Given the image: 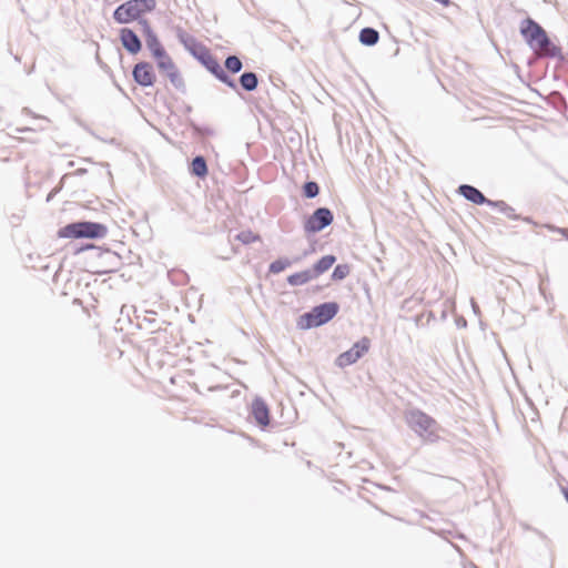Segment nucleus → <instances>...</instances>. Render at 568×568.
Returning <instances> with one entry per match:
<instances>
[{
	"mask_svg": "<svg viewBox=\"0 0 568 568\" xmlns=\"http://www.w3.org/2000/svg\"><path fill=\"white\" fill-rule=\"evenodd\" d=\"M134 80L142 87H151L155 81L153 68L148 62H140L133 69Z\"/></svg>",
	"mask_w": 568,
	"mask_h": 568,
	"instance_id": "nucleus-8",
	"label": "nucleus"
},
{
	"mask_svg": "<svg viewBox=\"0 0 568 568\" xmlns=\"http://www.w3.org/2000/svg\"><path fill=\"white\" fill-rule=\"evenodd\" d=\"M154 59L156 60L159 70L164 72L171 82L175 83L180 80L179 70L166 51L164 53H160V55Z\"/></svg>",
	"mask_w": 568,
	"mask_h": 568,
	"instance_id": "nucleus-9",
	"label": "nucleus"
},
{
	"mask_svg": "<svg viewBox=\"0 0 568 568\" xmlns=\"http://www.w3.org/2000/svg\"><path fill=\"white\" fill-rule=\"evenodd\" d=\"M290 265L291 262L288 260H276L270 264V272L273 274H278Z\"/></svg>",
	"mask_w": 568,
	"mask_h": 568,
	"instance_id": "nucleus-23",
	"label": "nucleus"
},
{
	"mask_svg": "<svg viewBox=\"0 0 568 568\" xmlns=\"http://www.w3.org/2000/svg\"><path fill=\"white\" fill-rule=\"evenodd\" d=\"M251 413L260 426L266 427L270 424V409L263 399L256 398L253 400Z\"/></svg>",
	"mask_w": 568,
	"mask_h": 568,
	"instance_id": "nucleus-10",
	"label": "nucleus"
},
{
	"mask_svg": "<svg viewBox=\"0 0 568 568\" xmlns=\"http://www.w3.org/2000/svg\"><path fill=\"white\" fill-rule=\"evenodd\" d=\"M562 493H564V495H565V498H566V499H567V501H568V486H567V487H565V488H562Z\"/></svg>",
	"mask_w": 568,
	"mask_h": 568,
	"instance_id": "nucleus-26",
	"label": "nucleus"
},
{
	"mask_svg": "<svg viewBox=\"0 0 568 568\" xmlns=\"http://www.w3.org/2000/svg\"><path fill=\"white\" fill-rule=\"evenodd\" d=\"M314 278V275L311 270H305L302 272L294 273L287 277V283L292 286L304 285L311 280Z\"/></svg>",
	"mask_w": 568,
	"mask_h": 568,
	"instance_id": "nucleus-15",
	"label": "nucleus"
},
{
	"mask_svg": "<svg viewBox=\"0 0 568 568\" xmlns=\"http://www.w3.org/2000/svg\"><path fill=\"white\" fill-rule=\"evenodd\" d=\"M236 239L245 245L261 241V236L251 230L242 231L236 235Z\"/></svg>",
	"mask_w": 568,
	"mask_h": 568,
	"instance_id": "nucleus-19",
	"label": "nucleus"
},
{
	"mask_svg": "<svg viewBox=\"0 0 568 568\" xmlns=\"http://www.w3.org/2000/svg\"><path fill=\"white\" fill-rule=\"evenodd\" d=\"M520 32L538 55L554 58L560 54V49L550 42L546 31L534 20H524Z\"/></svg>",
	"mask_w": 568,
	"mask_h": 568,
	"instance_id": "nucleus-1",
	"label": "nucleus"
},
{
	"mask_svg": "<svg viewBox=\"0 0 568 568\" xmlns=\"http://www.w3.org/2000/svg\"><path fill=\"white\" fill-rule=\"evenodd\" d=\"M436 2L443 4V6H448L450 3V0H435Z\"/></svg>",
	"mask_w": 568,
	"mask_h": 568,
	"instance_id": "nucleus-25",
	"label": "nucleus"
},
{
	"mask_svg": "<svg viewBox=\"0 0 568 568\" xmlns=\"http://www.w3.org/2000/svg\"><path fill=\"white\" fill-rule=\"evenodd\" d=\"M371 348V339L366 336L357 341L349 349L339 354L335 361V364L341 367H347L355 364L362 358Z\"/></svg>",
	"mask_w": 568,
	"mask_h": 568,
	"instance_id": "nucleus-5",
	"label": "nucleus"
},
{
	"mask_svg": "<svg viewBox=\"0 0 568 568\" xmlns=\"http://www.w3.org/2000/svg\"><path fill=\"white\" fill-rule=\"evenodd\" d=\"M106 234V227L95 222H77L68 224L58 231L61 239H99Z\"/></svg>",
	"mask_w": 568,
	"mask_h": 568,
	"instance_id": "nucleus-3",
	"label": "nucleus"
},
{
	"mask_svg": "<svg viewBox=\"0 0 568 568\" xmlns=\"http://www.w3.org/2000/svg\"><path fill=\"white\" fill-rule=\"evenodd\" d=\"M205 65L219 80L229 84L230 87H234V83L229 79L227 74L215 59L210 57L205 61Z\"/></svg>",
	"mask_w": 568,
	"mask_h": 568,
	"instance_id": "nucleus-13",
	"label": "nucleus"
},
{
	"mask_svg": "<svg viewBox=\"0 0 568 568\" xmlns=\"http://www.w3.org/2000/svg\"><path fill=\"white\" fill-rule=\"evenodd\" d=\"M333 213L326 207H320L305 221L304 230L307 233H316L333 222Z\"/></svg>",
	"mask_w": 568,
	"mask_h": 568,
	"instance_id": "nucleus-7",
	"label": "nucleus"
},
{
	"mask_svg": "<svg viewBox=\"0 0 568 568\" xmlns=\"http://www.w3.org/2000/svg\"><path fill=\"white\" fill-rule=\"evenodd\" d=\"M335 261L336 258L334 255H325L321 260H318L314 264L313 270H311L314 275V278L328 271L333 266Z\"/></svg>",
	"mask_w": 568,
	"mask_h": 568,
	"instance_id": "nucleus-14",
	"label": "nucleus"
},
{
	"mask_svg": "<svg viewBox=\"0 0 568 568\" xmlns=\"http://www.w3.org/2000/svg\"><path fill=\"white\" fill-rule=\"evenodd\" d=\"M458 193L462 194L468 201L473 202L474 204H478V205L484 204V203L491 204V201L487 200L485 197V195L479 190H477L476 187H474L471 185H468V184L460 185L458 187Z\"/></svg>",
	"mask_w": 568,
	"mask_h": 568,
	"instance_id": "nucleus-11",
	"label": "nucleus"
},
{
	"mask_svg": "<svg viewBox=\"0 0 568 568\" xmlns=\"http://www.w3.org/2000/svg\"><path fill=\"white\" fill-rule=\"evenodd\" d=\"M379 34L375 29L364 28L359 32V41L365 45H374L377 43Z\"/></svg>",
	"mask_w": 568,
	"mask_h": 568,
	"instance_id": "nucleus-16",
	"label": "nucleus"
},
{
	"mask_svg": "<svg viewBox=\"0 0 568 568\" xmlns=\"http://www.w3.org/2000/svg\"><path fill=\"white\" fill-rule=\"evenodd\" d=\"M560 232H561L564 235L568 236V230H567V229H561V230H560Z\"/></svg>",
	"mask_w": 568,
	"mask_h": 568,
	"instance_id": "nucleus-27",
	"label": "nucleus"
},
{
	"mask_svg": "<svg viewBox=\"0 0 568 568\" xmlns=\"http://www.w3.org/2000/svg\"><path fill=\"white\" fill-rule=\"evenodd\" d=\"M338 311L336 303H324L305 315L307 326H320L332 320Z\"/></svg>",
	"mask_w": 568,
	"mask_h": 568,
	"instance_id": "nucleus-6",
	"label": "nucleus"
},
{
	"mask_svg": "<svg viewBox=\"0 0 568 568\" xmlns=\"http://www.w3.org/2000/svg\"><path fill=\"white\" fill-rule=\"evenodd\" d=\"M240 82L245 90L252 91L257 87V77L253 72H246L241 75Z\"/></svg>",
	"mask_w": 568,
	"mask_h": 568,
	"instance_id": "nucleus-18",
	"label": "nucleus"
},
{
	"mask_svg": "<svg viewBox=\"0 0 568 568\" xmlns=\"http://www.w3.org/2000/svg\"><path fill=\"white\" fill-rule=\"evenodd\" d=\"M123 47L131 53H138L141 49V42L138 36L130 29H122L120 33Z\"/></svg>",
	"mask_w": 568,
	"mask_h": 568,
	"instance_id": "nucleus-12",
	"label": "nucleus"
},
{
	"mask_svg": "<svg viewBox=\"0 0 568 568\" xmlns=\"http://www.w3.org/2000/svg\"><path fill=\"white\" fill-rule=\"evenodd\" d=\"M155 0H130L114 11V19L120 23H128L155 8Z\"/></svg>",
	"mask_w": 568,
	"mask_h": 568,
	"instance_id": "nucleus-4",
	"label": "nucleus"
},
{
	"mask_svg": "<svg viewBox=\"0 0 568 568\" xmlns=\"http://www.w3.org/2000/svg\"><path fill=\"white\" fill-rule=\"evenodd\" d=\"M148 47L154 58L159 57L160 53H164L165 50L155 36H149L146 40Z\"/></svg>",
	"mask_w": 568,
	"mask_h": 568,
	"instance_id": "nucleus-20",
	"label": "nucleus"
},
{
	"mask_svg": "<svg viewBox=\"0 0 568 568\" xmlns=\"http://www.w3.org/2000/svg\"><path fill=\"white\" fill-rule=\"evenodd\" d=\"M349 272L351 268L347 264H339L334 268L332 273V278L335 281H341L345 278L349 274Z\"/></svg>",
	"mask_w": 568,
	"mask_h": 568,
	"instance_id": "nucleus-21",
	"label": "nucleus"
},
{
	"mask_svg": "<svg viewBox=\"0 0 568 568\" xmlns=\"http://www.w3.org/2000/svg\"><path fill=\"white\" fill-rule=\"evenodd\" d=\"M225 68L232 73H236L242 69V62L237 57L231 55L225 60Z\"/></svg>",
	"mask_w": 568,
	"mask_h": 568,
	"instance_id": "nucleus-22",
	"label": "nucleus"
},
{
	"mask_svg": "<svg viewBox=\"0 0 568 568\" xmlns=\"http://www.w3.org/2000/svg\"><path fill=\"white\" fill-rule=\"evenodd\" d=\"M405 422L423 442L436 443L440 439V426L435 418L420 409H410L405 413Z\"/></svg>",
	"mask_w": 568,
	"mask_h": 568,
	"instance_id": "nucleus-2",
	"label": "nucleus"
},
{
	"mask_svg": "<svg viewBox=\"0 0 568 568\" xmlns=\"http://www.w3.org/2000/svg\"><path fill=\"white\" fill-rule=\"evenodd\" d=\"M306 197H315L320 193V186L316 182H307L303 187Z\"/></svg>",
	"mask_w": 568,
	"mask_h": 568,
	"instance_id": "nucleus-24",
	"label": "nucleus"
},
{
	"mask_svg": "<svg viewBox=\"0 0 568 568\" xmlns=\"http://www.w3.org/2000/svg\"><path fill=\"white\" fill-rule=\"evenodd\" d=\"M191 172L199 176L204 178L207 174V165L203 156H196L191 163Z\"/></svg>",
	"mask_w": 568,
	"mask_h": 568,
	"instance_id": "nucleus-17",
	"label": "nucleus"
}]
</instances>
